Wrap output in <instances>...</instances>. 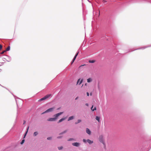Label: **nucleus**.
Masks as SVG:
<instances>
[{"mask_svg": "<svg viewBox=\"0 0 151 151\" xmlns=\"http://www.w3.org/2000/svg\"><path fill=\"white\" fill-rule=\"evenodd\" d=\"M55 109V107H53L52 108H50L47 110H46V111H44L42 113V114H44L46 113H48L50 112H51L54 109Z\"/></svg>", "mask_w": 151, "mask_h": 151, "instance_id": "nucleus-3", "label": "nucleus"}, {"mask_svg": "<svg viewBox=\"0 0 151 151\" xmlns=\"http://www.w3.org/2000/svg\"><path fill=\"white\" fill-rule=\"evenodd\" d=\"M93 105L91 108V110H92L93 111L96 110V107H95L93 109Z\"/></svg>", "mask_w": 151, "mask_h": 151, "instance_id": "nucleus-13", "label": "nucleus"}, {"mask_svg": "<svg viewBox=\"0 0 151 151\" xmlns=\"http://www.w3.org/2000/svg\"><path fill=\"white\" fill-rule=\"evenodd\" d=\"M63 112H60L57 113L53 116V117L50 118L48 119V120L50 121H55L58 118V117L63 114Z\"/></svg>", "mask_w": 151, "mask_h": 151, "instance_id": "nucleus-1", "label": "nucleus"}, {"mask_svg": "<svg viewBox=\"0 0 151 151\" xmlns=\"http://www.w3.org/2000/svg\"><path fill=\"white\" fill-rule=\"evenodd\" d=\"M103 1L104 2H106V1H105V0H103Z\"/></svg>", "mask_w": 151, "mask_h": 151, "instance_id": "nucleus-32", "label": "nucleus"}, {"mask_svg": "<svg viewBox=\"0 0 151 151\" xmlns=\"http://www.w3.org/2000/svg\"><path fill=\"white\" fill-rule=\"evenodd\" d=\"M96 119L98 120V122H100L99 119H100V117L98 116H96Z\"/></svg>", "mask_w": 151, "mask_h": 151, "instance_id": "nucleus-16", "label": "nucleus"}, {"mask_svg": "<svg viewBox=\"0 0 151 151\" xmlns=\"http://www.w3.org/2000/svg\"><path fill=\"white\" fill-rule=\"evenodd\" d=\"M82 66V65H81V66H80V67H81V66Z\"/></svg>", "mask_w": 151, "mask_h": 151, "instance_id": "nucleus-36", "label": "nucleus"}, {"mask_svg": "<svg viewBox=\"0 0 151 151\" xmlns=\"http://www.w3.org/2000/svg\"><path fill=\"white\" fill-rule=\"evenodd\" d=\"M65 118H62L61 119H60L59 120V122H62L63 120H65Z\"/></svg>", "mask_w": 151, "mask_h": 151, "instance_id": "nucleus-18", "label": "nucleus"}, {"mask_svg": "<svg viewBox=\"0 0 151 151\" xmlns=\"http://www.w3.org/2000/svg\"><path fill=\"white\" fill-rule=\"evenodd\" d=\"M86 132L87 134H89V135L91 134V131L90 130V129H88V128H87L86 129Z\"/></svg>", "mask_w": 151, "mask_h": 151, "instance_id": "nucleus-6", "label": "nucleus"}, {"mask_svg": "<svg viewBox=\"0 0 151 151\" xmlns=\"http://www.w3.org/2000/svg\"><path fill=\"white\" fill-rule=\"evenodd\" d=\"M103 137V135H101L99 136V140L100 142L102 143L104 145H105Z\"/></svg>", "mask_w": 151, "mask_h": 151, "instance_id": "nucleus-2", "label": "nucleus"}, {"mask_svg": "<svg viewBox=\"0 0 151 151\" xmlns=\"http://www.w3.org/2000/svg\"><path fill=\"white\" fill-rule=\"evenodd\" d=\"M63 148V146L58 147V149L59 150H62Z\"/></svg>", "mask_w": 151, "mask_h": 151, "instance_id": "nucleus-20", "label": "nucleus"}, {"mask_svg": "<svg viewBox=\"0 0 151 151\" xmlns=\"http://www.w3.org/2000/svg\"><path fill=\"white\" fill-rule=\"evenodd\" d=\"M10 47L9 46L6 48V50H5V51H8L10 50Z\"/></svg>", "mask_w": 151, "mask_h": 151, "instance_id": "nucleus-19", "label": "nucleus"}, {"mask_svg": "<svg viewBox=\"0 0 151 151\" xmlns=\"http://www.w3.org/2000/svg\"><path fill=\"white\" fill-rule=\"evenodd\" d=\"M92 81V79L91 78H89L87 79V82L88 83H90Z\"/></svg>", "mask_w": 151, "mask_h": 151, "instance_id": "nucleus-10", "label": "nucleus"}, {"mask_svg": "<svg viewBox=\"0 0 151 151\" xmlns=\"http://www.w3.org/2000/svg\"><path fill=\"white\" fill-rule=\"evenodd\" d=\"M29 128V127H28L27 129V131L26 132V133L24 134V136L23 138H24L25 137V136H26L28 132V131Z\"/></svg>", "mask_w": 151, "mask_h": 151, "instance_id": "nucleus-11", "label": "nucleus"}, {"mask_svg": "<svg viewBox=\"0 0 151 151\" xmlns=\"http://www.w3.org/2000/svg\"><path fill=\"white\" fill-rule=\"evenodd\" d=\"M2 47V46L0 44V50H1Z\"/></svg>", "mask_w": 151, "mask_h": 151, "instance_id": "nucleus-27", "label": "nucleus"}, {"mask_svg": "<svg viewBox=\"0 0 151 151\" xmlns=\"http://www.w3.org/2000/svg\"><path fill=\"white\" fill-rule=\"evenodd\" d=\"M79 53V52H78V53L76 54V55H75V56L74 58H73V61H72V63H71V64H72V63H73V62H74V60H75L76 59V57L78 55V54Z\"/></svg>", "mask_w": 151, "mask_h": 151, "instance_id": "nucleus-7", "label": "nucleus"}, {"mask_svg": "<svg viewBox=\"0 0 151 151\" xmlns=\"http://www.w3.org/2000/svg\"><path fill=\"white\" fill-rule=\"evenodd\" d=\"M50 96H51L50 94L47 95H46V96H44V97H43V98L39 99L38 101H42L45 100L49 98Z\"/></svg>", "mask_w": 151, "mask_h": 151, "instance_id": "nucleus-4", "label": "nucleus"}, {"mask_svg": "<svg viewBox=\"0 0 151 151\" xmlns=\"http://www.w3.org/2000/svg\"><path fill=\"white\" fill-rule=\"evenodd\" d=\"M87 142L89 144H91L93 143V141H91L89 139H87L86 140Z\"/></svg>", "mask_w": 151, "mask_h": 151, "instance_id": "nucleus-8", "label": "nucleus"}, {"mask_svg": "<svg viewBox=\"0 0 151 151\" xmlns=\"http://www.w3.org/2000/svg\"><path fill=\"white\" fill-rule=\"evenodd\" d=\"M52 139V137H49L47 138V140H51Z\"/></svg>", "mask_w": 151, "mask_h": 151, "instance_id": "nucleus-25", "label": "nucleus"}, {"mask_svg": "<svg viewBox=\"0 0 151 151\" xmlns=\"http://www.w3.org/2000/svg\"><path fill=\"white\" fill-rule=\"evenodd\" d=\"M63 137V136H59L57 137L58 139H61Z\"/></svg>", "mask_w": 151, "mask_h": 151, "instance_id": "nucleus-24", "label": "nucleus"}, {"mask_svg": "<svg viewBox=\"0 0 151 151\" xmlns=\"http://www.w3.org/2000/svg\"><path fill=\"white\" fill-rule=\"evenodd\" d=\"M83 141L85 143L86 142V140L85 139H83Z\"/></svg>", "mask_w": 151, "mask_h": 151, "instance_id": "nucleus-29", "label": "nucleus"}, {"mask_svg": "<svg viewBox=\"0 0 151 151\" xmlns=\"http://www.w3.org/2000/svg\"><path fill=\"white\" fill-rule=\"evenodd\" d=\"M98 88L99 90H100V86L99 84V83L98 84Z\"/></svg>", "mask_w": 151, "mask_h": 151, "instance_id": "nucleus-23", "label": "nucleus"}, {"mask_svg": "<svg viewBox=\"0 0 151 151\" xmlns=\"http://www.w3.org/2000/svg\"><path fill=\"white\" fill-rule=\"evenodd\" d=\"M73 118H74V116H70L69 118H68V120L69 121V120H72Z\"/></svg>", "mask_w": 151, "mask_h": 151, "instance_id": "nucleus-14", "label": "nucleus"}, {"mask_svg": "<svg viewBox=\"0 0 151 151\" xmlns=\"http://www.w3.org/2000/svg\"><path fill=\"white\" fill-rule=\"evenodd\" d=\"M6 52V51H5V50L2 51L1 53V54H4L5 52Z\"/></svg>", "mask_w": 151, "mask_h": 151, "instance_id": "nucleus-26", "label": "nucleus"}, {"mask_svg": "<svg viewBox=\"0 0 151 151\" xmlns=\"http://www.w3.org/2000/svg\"><path fill=\"white\" fill-rule=\"evenodd\" d=\"M74 140V139L73 138H69L68 140V141H72V140Z\"/></svg>", "mask_w": 151, "mask_h": 151, "instance_id": "nucleus-22", "label": "nucleus"}, {"mask_svg": "<svg viewBox=\"0 0 151 151\" xmlns=\"http://www.w3.org/2000/svg\"><path fill=\"white\" fill-rule=\"evenodd\" d=\"M82 81L80 80V79H79L78 80L77 82V84H79V85L82 82Z\"/></svg>", "mask_w": 151, "mask_h": 151, "instance_id": "nucleus-9", "label": "nucleus"}, {"mask_svg": "<svg viewBox=\"0 0 151 151\" xmlns=\"http://www.w3.org/2000/svg\"><path fill=\"white\" fill-rule=\"evenodd\" d=\"M99 15H100V11H99Z\"/></svg>", "mask_w": 151, "mask_h": 151, "instance_id": "nucleus-35", "label": "nucleus"}, {"mask_svg": "<svg viewBox=\"0 0 151 151\" xmlns=\"http://www.w3.org/2000/svg\"><path fill=\"white\" fill-rule=\"evenodd\" d=\"M78 97H77L75 99H76V100H77V99H78Z\"/></svg>", "mask_w": 151, "mask_h": 151, "instance_id": "nucleus-33", "label": "nucleus"}, {"mask_svg": "<svg viewBox=\"0 0 151 151\" xmlns=\"http://www.w3.org/2000/svg\"><path fill=\"white\" fill-rule=\"evenodd\" d=\"M81 122V120L80 119H79L78 120V123H80Z\"/></svg>", "mask_w": 151, "mask_h": 151, "instance_id": "nucleus-28", "label": "nucleus"}, {"mask_svg": "<svg viewBox=\"0 0 151 151\" xmlns=\"http://www.w3.org/2000/svg\"><path fill=\"white\" fill-rule=\"evenodd\" d=\"M38 134V133L37 132H35L33 134V136L35 137L37 136Z\"/></svg>", "mask_w": 151, "mask_h": 151, "instance_id": "nucleus-12", "label": "nucleus"}, {"mask_svg": "<svg viewBox=\"0 0 151 151\" xmlns=\"http://www.w3.org/2000/svg\"><path fill=\"white\" fill-rule=\"evenodd\" d=\"M67 132V130H65V131H63V132H61V133H60L59 134V135H61V134H64V133H66Z\"/></svg>", "mask_w": 151, "mask_h": 151, "instance_id": "nucleus-17", "label": "nucleus"}, {"mask_svg": "<svg viewBox=\"0 0 151 151\" xmlns=\"http://www.w3.org/2000/svg\"><path fill=\"white\" fill-rule=\"evenodd\" d=\"M24 141H25V140H24V139H23V140L21 142L20 144H21V145L23 144L24 143Z\"/></svg>", "mask_w": 151, "mask_h": 151, "instance_id": "nucleus-21", "label": "nucleus"}, {"mask_svg": "<svg viewBox=\"0 0 151 151\" xmlns=\"http://www.w3.org/2000/svg\"><path fill=\"white\" fill-rule=\"evenodd\" d=\"M72 145L74 146L78 147L80 146V144L79 143L76 142L72 143Z\"/></svg>", "mask_w": 151, "mask_h": 151, "instance_id": "nucleus-5", "label": "nucleus"}, {"mask_svg": "<svg viewBox=\"0 0 151 151\" xmlns=\"http://www.w3.org/2000/svg\"><path fill=\"white\" fill-rule=\"evenodd\" d=\"M90 95H91V96L92 95V93H90Z\"/></svg>", "mask_w": 151, "mask_h": 151, "instance_id": "nucleus-34", "label": "nucleus"}, {"mask_svg": "<svg viewBox=\"0 0 151 151\" xmlns=\"http://www.w3.org/2000/svg\"><path fill=\"white\" fill-rule=\"evenodd\" d=\"M89 62V63H93L95 62V60H89L88 61Z\"/></svg>", "mask_w": 151, "mask_h": 151, "instance_id": "nucleus-15", "label": "nucleus"}, {"mask_svg": "<svg viewBox=\"0 0 151 151\" xmlns=\"http://www.w3.org/2000/svg\"><path fill=\"white\" fill-rule=\"evenodd\" d=\"M86 105L87 106H88V104L87 103H86Z\"/></svg>", "mask_w": 151, "mask_h": 151, "instance_id": "nucleus-31", "label": "nucleus"}, {"mask_svg": "<svg viewBox=\"0 0 151 151\" xmlns=\"http://www.w3.org/2000/svg\"><path fill=\"white\" fill-rule=\"evenodd\" d=\"M86 94L88 96H89V93L88 92H87Z\"/></svg>", "mask_w": 151, "mask_h": 151, "instance_id": "nucleus-30", "label": "nucleus"}]
</instances>
